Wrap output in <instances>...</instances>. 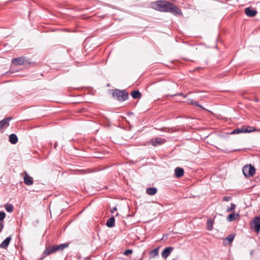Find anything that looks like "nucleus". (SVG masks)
Instances as JSON below:
<instances>
[{
  "mask_svg": "<svg viewBox=\"0 0 260 260\" xmlns=\"http://www.w3.org/2000/svg\"><path fill=\"white\" fill-rule=\"evenodd\" d=\"M152 8L164 12H170L176 15L182 14L181 10L173 4L165 1H157L151 4Z\"/></svg>",
  "mask_w": 260,
  "mask_h": 260,
  "instance_id": "obj_1",
  "label": "nucleus"
},
{
  "mask_svg": "<svg viewBox=\"0 0 260 260\" xmlns=\"http://www.w3.org/2000/svg\"><path fill=\"white\" fill-rule=\"evenodd\" d=\"M112 95L113 98L120 102L125 101L128 98V93L125 90H113Z\"/></svg>",
  "mask_w": 260,
  "mask_h": 260,
  "instance_id": "obj_2",
  "label": "nucleus"
},
{
  "mask_svg": "<svg viewBox=\"0 0 260 260\" xmlns=\"http://www.w3.org/2000/svg\"><path fill=\"white\" fill-rule=\"evenodd\" d=\"M243 173L245 177H248L253 176L255 172V170L251 165H246L243 168Z\"/></svg>",
  "mask_w": 260,
  "mask_h": 260,
  "instance_id": "obj_3",
  "label": "nucleus"
},
{
  "mask_svg": "<svg viewBox=\"0 0 260 260\" xmlns=\"http://www.w3.org/2000/svg\"><path fill=\"white\" fill-rule=\"evenodd\" d=\"M253 228L257 234H260V218L255 217L253 220Z\"/></svg>",
  "mask_w": 260,
  "mask_h": 260,
  "instance_id": "obj_4",
  "label": "nucleus"
},
{
  "mask_svg": "<svg viewBox=\"0 0 260 260\" xmlns=\"http://www.w3.org/2000/svg\"><path fill=\"white\" fill-rule=\"evenodd\" d=\"M244 12L247 16L250 17L255 16L257 13V11L255 9L250 7L246 8L244 10Z\"/></svg>",
  "mask_w": 260,
  "mask_h": 260,
  "instance_id": "obj_5",
  "label": "nucleus"
},
{
  "mask_svg": "<svg viewBox=\"0 0 260 260\" xmlns=\"http://www.w3.org/2000/svg\"><path fill=\"white\" fill-rule=\"evenodd\" d=\"M173 250V248L172 247H168L164 249L161 253V256L163 258H166L169 256Z\"/></svg>",
  "mask_w": 260,
  "mask_h": 260,
  "instance_id": "obj_6",
  "label": "nucleus"
},
{
  "mask_svg": "<svg viewBox=\"0 0 260 260\" xmlns=\"http://www.w3.org/2000/svg\"><path fill=\"white\" fill-rule=\"evenodd\" d=\"M165 142L164 140L160 138H157L155 139H151L149 143L152 145L153 146H156L160 145Z\"/></svg>",
  "mask_w": 260,
  "mask_h": 260,
  "instance_id": "obj_7",
  "label": "nucleus"
},
{
  "mask_svg": "<svg viewBox=\"0 0 260 260\" xmlns=\"http://www.w3.org/2000/svg\"><path fill=\"white\" fill-rule=\"evenodd\" d=\"M56 251H57L55 245L53 247L46 248L43 252V256H47Z\"/></svg>",
  "mask_w": 260,
  "mask_h": 260,
  "instance_id": "obj_8",
  "label": "nucleus"
},
{
  "mask_svg": "<svg viewBox=\"0 0 260 260\" xmlns=\"http://www.w3.org/2000/svg\"><path fill=\"white\" fill-rule=\"evenodd\" d=\"M25 175L23 177L24 182L27 185H31L33 184L32 178L29 176L28 174L25 172Z\"/></svg>",
  "mask_w": 260,
  "mask_h": 260,
  "instance_id": "obj_9",
  "label": "nucleus"
},
{
  "mask_svg": "<svg viewBox=\"0 0 260 260\" xmlns=\"http://www.w3.org/2000/svg\"><path fill=\"white\" fill-rule=\"evenodd\" d=\"M11 118H5L0 121V129H2L4 127H7L9 125V121L11 120Z\"/></svg>",
  "mask_w": 260,
  "mask_h": 260,
  "instance_id": "obj_10",
  "label": "nucleus"
},
{
  "mask_svg": "<svg viewBox=\"0 0 260 260\" xmlns=\"http://www.w3.org/2000/svg\"><path fill=\"white\" fill-rule=\"evenodd\" d=\"M11 240V237L9 236L7 237L4 241L1 243L0 247L3 248H7L9 246V244Z\"/></svg>",
  "mask_w": 260,
  "mask_h": 260,
  "instance_id": "obj_11",
  "label": "nucleus"
},
{
  "mask_svg": "<svg viewBox=\"0 0 260 260\" xmlns=\"http://www.w3.org/2000/svg\"><path fill=\"white\" fill-rule=\"evenodd\" d=\"M12 62L15 65H21L24 62V58L23 57H18L12 60Z\"/></svg>",
  "mask_w": 260,
  "mask_h": 260,
  "instance_id": "obj_12",
  "label": "nucleus"
},
{
  "mask_svg": "<svg viewBox=\"0 0 260 260\" xmlns=\"http://www.w3.org/2000/svg\"><path fill=\"white\" fill-rule=\"evenodd\" d=\"M175 174L176 177H181L184 174V170L181 168L177 167L175 170Z\"/></svg>",
  "mask_w": 260,
  "mask_h": 260,
  "instance_id": "obj_13",
  "label": "nucleus"
},
{
  "mask_svg": "<svg viewBox=\"0 0 260 260\" xmlns=\"http://www.w3.org/2000/svg\"><path fill=\"white\" fill-rule=\"evenodd\" d=\"M239 215L238 213H233L230 214L228 215V216L227 217V219L229 221H234L236 219H237L238 218V217H239Z\"/></svg>",
  "mask_w": 260,
  "mask_h": 260,
  "instance_id": "obj_14",
  "label": "nucleus"
},
{
  "mask_svg": "<svg viewBox=\"0 0 260 260\" xmlns=\"http://www.w3.org/2000/svg\"><path fill=\"white\" fill-rule=\"evenodd\" d=\"M115 223V218L114 216H112L109 218L106 222V225L109 228H112L114 226Z\"/></svg>",
  "mask_w": 260,
  "mask_h": 260,
  "instance_id": "obj_15",
  "label": "nucleus"
},
{
  "mask_svg": "<svg viewBox=\"0 0 260 260\" xmlns=\"http://www.w3.org/2000/svg\"><path fill=\"white\" fill-rule=\"evenodd\" d=\"M9 141L11 144H15L18 142V138L17 136L14 134H12L10 135L9 136Z\"/></svg>",
  "mask_w": 260,
  "mask_h": 260,
  "instance_id": "obj_16",
  "label": "nucleus"
},
{
  "mask_svg": "<svg viewBox=\"0 0 260 260\" xmlns=\"http://www.w3.org/2000/svg\"><path fill=\"white\" fill-rule=\"evenodd\" d=\"M186 103L189 105H194L197 107L201 108L202 109H204L201 105L198 104V102L193 101L192 99H188L187 100Z\"/></svg>",
  "mask_w": 260,
  "mask_h": 260,
  "instance_id": "obj_17",
  "label": "nucleus"
},
{
  "mask_svg": "<svg viewBox=\"0 0 260 260\" xmlns=\"http://www.w3.org/2000/svg\"><path fill=\"white\" fill-rule=\"evenodd\" d=\"M131 94L132 96L133 97V98H134L135 99H140L142 96L141 93H140V92L139 90L133 91L131 92Z\"/></svg>",
  "mask_w": 260,
  "mask_h": 260,
  "instance_id": "obj_18",
  "label": "nucleus"
},
{
  "mask_svg": "<svg viewBox=\"0 0 260 260\" xmlns=\"http://www.w3.org/2000/svg\"><path fill=\"white\" fill-rule=\"evenodd\" d=\"M156 192L157 189L155 187H149L146 189V193L150 196H153L155 194Z\"/></svg>",
  "mask_w": 260,
  "mask_h": 260,
  "instance_id": "obj_19",
  "label": "nucleus"
},
{
  "mask_svg": "<svg viewBox=\"0 0 260 260\" xmlns=\"http://www.w3.org/2000/svg\"><path fill=\"white\" fill-rule=\"evenodd\" d=\"M250 131V130L244 129V127H242L241 128H236L234 129L232 132L231 133V134H238L241 133H244V132H248Z\"/></svg>",
  "mask_w": 260,
  "mask_h": 260,
  "instance_id": "obj_20",
  "label": "nucleus"
},
{
  "mask_svg": "<svg viewBox=\"0 0 260 260\" xmlns=\"http://www.w3.org/2000/svg\"><path fill=\"white\" fill-rule=\"evenodd\" d=\"M56 251H61L63 250L64 248H67L69 246V244L63 243L60 245H55Z\"/></svg>",
  "mask_w": 260,
  "mask_h": 260,
  "instance_id": "obj_21",
  "label": "nucleus"
},
{
  "mask_svg": "<svg viewBox=\"0 0 260 260\" xmlns=\"http://www.w3.org/2000/svg\"><path fill=\"white\" fill-rule=\"evenodd\" d=\"M159 247L155 248L154 249L151 250L149 252L150 257L151 258L154 257L155 256L158 255Z\"/></svg>",
  "mask_w": 260,
  "mask_h": 260,
  "instance_id": "obj_22",
  "label": "nucleus"
},
{
  "mask_svg": "<svg viewBox=\"0 0 260 260\" xmlns=\"http://www.w3.org/2000/svg\"><path fill=\"white\" fill-rule=\"evenodd\" d=\"M213 220L208 219L207 222V229L208 231H211L213 229Z\"/></svg>",
  "mask_w": 260,
  "mask_h": 260,
  "instance_id": "obj_23",
  "label": "nucleus"
},
{
  "mask_svg": "<svg viewBox=\"0 0 260 260\" xmlns=\"http://www.w3.org/2000/svg\"><path fill=\"white\" fill-rule=\"evenodd\" d=\"M6 210L8 212H12L13 210V206L11 204H6Z\"/></svg>",
  "mask_w": 260,
  "mask_h": 260,
  "instance_id": "obj_24",
  "label": "nucleus"
},
{
  "mask_svg": "<svg viewBox=\"0 0 260 260\" xmlns=\"http://www.w3.org/2000/svg\"><path fill=\"white\" fill-rule=\"evenodd\" d=\"M234 235H229L226 238H225L224 241H228L229 243H231L234 240Z\"/></svg>",
  "mask_w": 260,
  "mask_h": 260,
  "instance_id": "obj_25",
  "label": "nucleus"
},
{
  "mask_svg": "<svg viewBox=\"0 0 260 260\" xmlns=\"http://www.w3.org/2000/svg\"><path fill=\"white\" fill-rule=\"evenodd\" d=\"M235 207H236L235 205L234 204L232 203L231 204V207L229 208H228L226 209V211L228 212H231L232 210H233L235 208Z\"/></svg>",
  "mask_w": 260,
  "mask_h": 260,
  "instance_id": "obj_26",
  "label": "nucleus"
},
{
  "mask_svg": "<svg viewBox=\"0 0 260 260\" xmlns=\"http://www.w3.org/2000/svg\"><path fill=\"white\" fill-rule=\"evenodd\" d=\"M6 217V214L4 211L0 212V221H2Z\"/></svg>",
  "mask_w": 260,
  "mask_h": 260,
  "instance_id": "obj_27",
  "label": "nucleus"
},
{
  "mask_svg": "<svg viewBox=\"0 0 260 260\" xmlns=\"http://www.w3.org/2000/svg\"><path fill=\"white\" fill-rule=\"evenodd\" d=\"M244 129H248V130H250V131H248V132H244V133H250V132H254L255 129L254 127H251V126H248L246 128H244Z\"/></svg>",
  "mask_w": 260,
  "mask_h": 260,
  "instance_id": "obj_28",
  "label": "nucleus"
},
{
  "mask_svg": "<svg viewBox=\"0 0 260 260\" xmlns=\"http://www.w3.org/2000/svg\"><path fill=\"white\" fill-rule=\"evenodd\" d=\"M133 252V250H131V249H127L126 250H125L124 252V254L125 255H128L129 254H132Z\"/></svg>",
  "mask_w": 260,
  "mask_h": 260,
  "instance_id": "obj_29",
  "label": "nucleus"
},
{
  "mask_svg": "<svg viewBox=\"0 0 260 260\" xmlns=\"http://www.w3.org/2000/svg\"><path fill=\"white\" fill-rule=\"evenodd\" d=\"M231 197L230 196H225L223 198V200L225 201H229L231 200Z\"/></svg>",
  "mask_w": 260,
  "mask_h": 260,
  "instance_id": "obj_30",
  "label": "nucleus"
},
{
  "mask_svg": "<svg viewBox=\"0 0 260 260\" xmlns=\"http://www.w3.org/2000/svg\"><path fill=\"white\" fill-rule=\"evenodd\" d=\"M79 112H87V111L86 108H83V109H81Z\"/></svg>",
  "mask_w": 260,
  "mask_h": 260,
  "instance_id": "obj_31",
  "label": "nucleus"
},
{
  "mask_svg": "<svg viewBox=\"0 0 260 260\" xmlns=\"http://www.w3.org/2000/svg\"><path fill=\"white\" fill-rule=\"evenodd\" d=\"M4 228V224L2 223H0V233L2 231L3 229Z\"/></svg>",
  "mask_w": 260,
  "mask_h": 260,
  "instance_id": "obj_32",
  "label": "nucleus"
},
{
  "mask_svg": "<svg viewBox=\"0 0 260 260\" xmlns=\"http://www.w3.org/2000/svg\"><path fill=\"white\" fill-rule=\"evenodd\" d=\"M116 210H117V208L116 207H114L113 209L111 210V212L112 213H113L114 211H115Z\"/></svg>",
  "mask_w": 260,
  "mask_h": 260,
  "instance_id": "obj_33",
  "label": "nucleus"
},
{
  "mask_svg": "<svg viewBox=\"0 0 260 260\" xmlns=\"http://www.w3.org/2000/svg\"><path fill=\"white\" fill-rule=\"evenodd\" d=\"M203 110H205V111H208V112H211V114H213V113H212L211 111H209V110H208L205 109V108H204V109H203Z\"/></svg>",
  "mask_w": 260,
  "mask_h": 260,
  "instance_id": "obj_34",
  "label": "nucleus"
},
{
  "mask_svg": "<svg viewBox=\"0 0 260 260\" xmlns=\"http://www.w3.org/2000/svg\"><path fill=\"white\" fill-rule=\"evenodd\" d=\"M180 94L183 95L184 98H186L187 95V94L183 95V94Z\"/></svg>",
  "mask_w": 260,
  "mask_h": 260,
  "instance_id": "obj_35",
  "label": "nucleus"
},
{
  "mask_svg": "<svg viewBox=\"0 0 260 260\" xmlns=\"http://www.w3.org/2000/svg\"><path fill=\"white\" fill-rule=\"evenodd\" d=\"M254 101H255V102H257L258 101V100L257 99H256V98H255V99H254Z\"/></svg>",
  "mask_w": 260,
  "mask_h": 260,
  "instance_id": "obj_36",
  "label": "nucleus"
},
{
  "mask_svg": "<svg viewBox=\"0 0 260 260\" xmlns=\"http://www.w3.org/2000/svg\"><path fill=\"white\" fill-rule=\"evenodd\" d=\"M85 260H89L88 259V258H86Z\"/></svg>",
  "mask_w": 260,
  "mask_h": 260,
  "instance_id": "obj_37",
  "label": "nucleus"
},
{
  "mask_svg": "<svg viewBox=\"0 0 260 260\" xmlns=\"http://www.w3.org/2000/svg\"><path fill=\"white\" fill-rule=\"evenodd\" d=\"M127 114H132V113H130V112H128Z\"/></svg>",
  "mask_w": 260,
  "mask_h": 260,
  "instance_id": "obj_38",
  "label": "nucleus"
},
{
  "mask_svg": "<svg viewBox=\"0 0 260 260\" xmlns=\"http://www.w3.org/2000/svg\"><path fill=\"white\" fill-rule=\"evenodd\" d=\"M140 260H142V258H141V259H140Z\"/></svg>",
  "mask_w": 260,
  "mask_h": 260,
  "instance_id": "obj_39",
  "label": "nucleus"
}]
</instances>
